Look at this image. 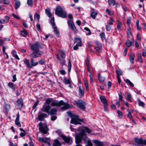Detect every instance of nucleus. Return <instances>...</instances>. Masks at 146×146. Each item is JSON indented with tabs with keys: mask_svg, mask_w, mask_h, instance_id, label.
Returning a JSON list of instances; mask_svg holds the SVG:
<instances>
[{
	"mask_svg": "<svg viewBox=\"0 0 146 146\" xmlns=\"http://www.w3.org/2000/svg\"><path fill=\"white\" fill-rule=\"evenodd\" d=\"M51 105L53 106H60L63 105V106L61 108L62 110H66L70 107L69 104L68 103L64 102L63 100L58 102L53 100Z\"/></svg>",
	"mask_w": 146,
	"mask_h": 146,
	"instance_id": "obj_1",
	"label": "nucleus"
},
{
	"mask_svg": "<svg viewBox=\"0 0 146 146\" xmlns=\"http://www.w3.org/2000/svg\"><path fill=\"white\" fill-rule=\"evenodd\" d=\"M67 113L72 118L71 120L70 121L71 123L75 125L81 124L80 122H82L83 121V119H80L78 115L72 114L70 112H68Z\"/></svg>",
	"mask_w": 146,
	"mask_h": 146,
	"instance_id": "obj_2",
	"label": "nucleus"
},
{
	"mask_svg": "<svg viewBox=\"0 0 146 146\" xmlns=\"http://www.w3.org/2000/svg\"><path fill=\"white\" fill-rule=\"evenodd\" d=\"M55 13L58 16L62 18H65L66 17V11L60 6H58L56 7Z\"/></svg>",
	"mask_w": 146,
	"mask_h": 146,
	"instance_id": "obj_3",
	"label": "nucleus"
},
{
	"mask_svg": "<svg viewBox=\"0 0 146 146\" xmlns=\"http://www.w3.org/2000/svg\"><path fill=\"white\" fill-rule=\"evenodd\" d=\"M23 61L25 64L27 65L29 68H31L32 67L36 66L38 64V62H35L34 59L33 58L31 59V64H30L29 60L27 59H25Z\"/></svg>",
	"mask_w": 146,
	"mask_h": 146,
	"instance_id": "obj_4",
	"label": "nucleus"
},
{
	"mask_svg": "<svg viewBox=\"0 0 146 146\" xmlns=\"http://www.w3.org/2000/svg\"><path fill=\"white\" fill-rule=\"evenodd\" d=\"M85 136V131H82L80 133L79 135H78L76 136V143L77 144V145L76 146H82L81 145L79 144V143L81 141L82 136Z\"/></svg>",
	"mask_w": 146,
	"mask_h": 146,
	"instance_id": "obj_5",
	"label": "nucleus"
},
{
	"mask_svg": "<svg viewBox=\"0 0 146 146\" xmlns=\"http://www.w3.org/2000/svg\"><path fill=\"white\" fill-rule=\"evenodd\" d=\"M56 132L58 133V134L60 135V136L63 139V140L66 143L69 144H71L72 143V140L71 138L69 137H66L64 135L61 134L60 133L61 131L60 130H58V131H56Z\"/></svg>",
	"mask_w": 146,
	"mask_h": 146,
	"instance_id": "obj_6",
	"label": "nucleus"
},
{
	"mask_svg": "<svg viewBox=\"0 0 146 146\" xmlns=\"http://www.w3.org/2000/svg\"><path fill=\"white\" fill-rule=\"evenodd\" d=\"M39 129L40 131L44 134H46L48 131V129L47 126L46 125H43L42 122H40L39 123Z\"/></svg>",
	"mask_w": 146,
	"mask_h": 146,
	"instance_id": "obj_7",
	"label": "nucleus"
},
{
	"mask_svg": "<svg viewBox=\"0 0 146 146\" xmlns=\"http://www.w3.org/2000/svg\"><path fill=\"white\" fill-rule=\"evenodd\" d=\"M77 106L81 109L84 110L86 108V104L84 101L80 100L76 102Z\"/></svg>",
	"mask_w": 146,
	"mask_h": 146,
	"instance_id": "obj_8",
	"label": "nucleus"
},
{
	"mask_svg": "<svg viewBox=\"0 0 146 146\" xmlns=\"http://www.w3.org/2000/svg\"><path fill=\"white\" fill-rule=\"evenodd\" d=\"M43 54V52L40 51H34L30 55V56L32 58H37L41 56Z\"/></svg>",
	"mask_w": 146,
	"mask_h": 146,
	"instance_id": "obj_9",
	"label": "nucleus"
},
{
	"mask_svg": "<svg viewBox=\"0 0 146 146\" xmlns=\"http://www.w3.org/2000/svg\"><path fill=\"white\" fill-rule=\"evenodd\" d=\"M50 108L51 107L49 105H46L45 104H44L41 110L42 111L46 113L49 114V110Z\"/></svg>",
	"mask_w": 146,
	"mask_h": 146,
	"instance_id": "obj_10",
	"label": "nucleus"
},
{
	"mask_svg": "<svg viewBox=\"0 0 146 146\" xmlns=\"http://www.w3.org/2000/svg\"><path fill=\"white\" fill-rule=\"evenodd\" d=\"M41 46L39 42H37L31 46V48L32 50L34 51H39V48Z\"/></svg>",
	"mask_w": 146,
	"mask_h": 146,
	"instance_id": "obj_11",
	"label": "nucleus"
},
{
	"mask_svg": "<svg viewBox=\"0 0 146 146\" xmlns=\"http://www.w3.org/2000/svg\"><path fill=\"white\" fill-rule=\"evenodd\" d=\"M135 142L138 145H146V139L143 140L141 139L136 138L135 139Z\"/></svg>",
	"mask_w": 146,
	"mask_h": 146,
	"instance_id": "obj_12",
	"label": "nucleus"
},
{
	"mask_svg": "<svg viewBox=\"0 0 146 146\" xmlns=\"http://www.w3.org/2000/svg\"><path fill=\"white\" fill-rule=\"evenodd\" d=\"M47 115L46 114L41 112L38 115L37 119L38 120L42 121L43 120L44 118L47 117Z\"/></svg>",
	"mask_w": 146,
	"mask_h": 146,
	"instance_id": "obj_13",
	"label": "nucleus"
},
{
	"mask_svg": "<svg viewBox=\"0 0 146 146\" xmlns=\"http://www.w3.org/2000/svg\"><path fill=\"white\" fill-rule=\"evenodd\" d=\"M23 104L22 100L21 99H19L17 101L16 107L17 108L20 109L22 107Z\"/></svg>",
	"mask_w": 146,
	"mask_h": 146,
	"instance_id": "obj_14",
	"label": "nucleus"
},
{
	"mask_svg": "<svg viewBox=\"0 0 146 146\" xmlns=\"http://www.w3.org/2000/svg\"><path fill=\"white\" fill-rule=\"evenodd\" d=\"M5 20L2 19H0V23L2 24H3L5 23H8L10 19V17L7 16H6L5 17Z\"/></svg>",
	"mask_w": 146,
	"mask_h": 146,
	"instance_id": "obj_15",
	"label": "nucleus"
},
{
	"mask_svg": "<svg viewBox=\"0 0 146 146\" xmlns=\"http://www.w3.org/2000/svg\"><path fill=\"white\" fill-rule=\"evenodd\" d=\"M39 140L42 142H44L46 143L49 146L50 145V143L48 142L49 139L46 137H39Z\"/></svg>",
	"mask_w": 146,
	"mask_h": 146,
	"instance_id": "obj_16",
	"label": "nucleus"
},
{
	"mask_svg": "<svg viewBox=\"0 0 146 146\" xmlns=\"http://www.w3.org/2000/svg\"><path fill=\"white\" fill-rule=\"evenodd\" d=\"M19 113L17 115V117L15 120V123L16 125L18 126L19 127L21 126V124L20 122L19 121Z\"/></svg>",
	"mask_w": 146,
	"mask_h": 146,
	"instance_id": "obj_17",
	"label": "nucleus"
},
{
	"mask_svg": "<svg viewBox=\"0 0 146 146\" xmlns=\"http://www.w3.org/2000/svg\"><path fill=\"white\" fill-rule=\"evenodd\" d=\"M126 46L128 47H129L130 46H134V42L131 41L130 40H127L125 43Z\"/></svg>",
	"mask_w": 146,
	"mask_h": 146,
	"instance_id": "obj_18",
	"label": "nucleus"
},
{
	"mask_svg": "<svg viewBox=\"0 0 146 146\" xmlns=\"http://www.w3.org/2000/svg\"><path fill=\"white\" fill-rule=\"evenodd\" d=\"M100 98L101 101L104 104L107 105V101L104 96H100Z\"/></svg>",
	"mask_w": 146,
	"mask_h": 146,
	"instance_id": "obj_19",
	"label": "nucleus"
},
{
	"mask_svg": "<svg viewBox=\"0 0 146 146\" xmlns=\"http://www.w3.org/2000/svg\"><path fill=\"white\" fill-rule=\"evenodd\" d=\"M93 143L97 145L98 146H102L103 143L102 142H101L98 140H94L92 141Z\"/></svg>",
	"mask_w": 146,
	"mask_h": 146,
	"instance_id": "obj_20",
	"label": "nucleus"
},
{
	"mask_svg": "<svg viewBox=\"0 0 146 146\" xmlns=\"http://www.w3.org/2000/svg\"><path fill=\"white\" fill-rule=\"evenodd\" d=\"M79 95L80 96L82 97L84 95V90L81 88V86L79 87Z\"/></svg>",
	"mask_w": 146,
	"mask_h": 146,
	"instance_id": "obj_21",
	"label": "nucleus"
},
{
	"mask_svg": "<svg viewBox=\"0 0 146 146\" xmlns=\"http://www.w3.org/2000/svg\"><path fill=\"white\" fill-rule=\"evenodd\" d=\"M57 110L56 109H52L49 111V113L51 115H56V113Z\"/></svg>",
	"mask_w": 146,
	"mask_h": 146,
	"instance_id": "obj_22",
	"label": "nucleus"
},
{
	"mask_svg": "<svg viewBox=\"0 0 146 146\" xmlns=\"http://www.w3.org/2000/svg\"><path fill=\"white\" fill-rule=\"evenodd\" d=\"M52 27L54 30V31L55 34L58 37H59V32L57 27H56L55 26V25L52 26Z\"/></svg>",
	"mask_w": 146,
	"mask_h": 146,
	"instance_id": "obj_23",
	"label": "nucleus"
},
{
	"mask_svg": "<svg viewBox=\"0 0 146 146\" xmlns=\"http://www.w3.org/2000/svg\"><path fill=\"white\" fill-rule=\"evenodd\" d=\"M135 56V54H130L129 56V60L130 62L133 64V60L134 59Z\"/></svg>",
	"mask_w": 146,
	"mask_h": 146,
	"instance_id": "obj_24",
	"label": "nucleus"
},
{
	"mask_svg": "<svg viewBox=\"0 0 146 146\" xmlns=\"http://www.w3.org/2000/svg\"><path fill=\"white\" fill-rule=\"evenodd\" d=\"M98 13L97 12L93 11L91 13L90 15L91 17L94 19L96 18Z\"/></svg>",
	"mask_w": 146,
	"mask_h": 146,
	"instance_id": "obj_25",
	"label": "nucleus"
},
{
	"mask_svg": "<svg viewBox=\"0 0 146 146\" xmlns=\"http://www.w3.org/2000/svg\"><path fill=\"white\" fill-rule=\"evenodd\" d=\"M75 42L77 43V44L79 46H81L82 41L80 38H75Z\"/></svg>",
	"mask_w": 146,
	"mask_h": 146,
	"instance_id": "obj_26",
	"label": "nucleus"
},
{
	"mask_svg": "<svg viewBox=\"0 0 146 146\" xmlns=\"http://www.w3.org/2000/svg\"><path fill=\"white\" fill-rule=\"evenodd\" d=\"M21 131V133L20 134V135L21 137H23L25 135L26 132L22 128H20L19 129Z\"/></svg>",
	"mask_w": 146,
	"mask_h": 146,
	"instance_id": "obj_27",
	"label": "nucleus"
},
{
	"mask_svg": "<svg viewBox=\"0 0 146 146\" xmlns=\"http://www.w3.org/2000/svg\"><path fill=\"white\" fill-rule=\"evenodd\" d=\"M133 110H130V111H128V114L127 117L129 118L130 119H132L133 118V116H132L131 113H133Z\"/></svg>",
	"mask_w": 146,
	"mask_h": 146,
	"instance_id": "obj_28",
	"label": "nucleus"
},
{
	"mask_svg": "<svg viewBox=\"0 0 146 146\" xmlns=\"http://www.w3.org/2000/svg\"><path fill=\"white\" fill-rule=\"evenodd\" d=\"M8 86L9 88L14 90H15V88L14 84L12 82H9L8 83Z\"/></svg>",
	"mask_w": 146,
	"mask_h": 146,
	"instance_id": "obj_29",
	"label": "nucleus"
},
{
	"mask_svg": "<svg viewBox=\"0 0 146 146\" xmlns=\"http://www.w3.org/2000/svg\"><path fill=\"white\" fill-rule=\"evenodd\" d=\"M21 3L20 1H16L15 4V8L16 9H17L20 6Z\"/></svg>",
	"mask_w": 146,
	"mask_h": 146,
	"instance_id": "obj_30",
	"label": "nucleus"
},
{
	"mask_svg": "<svg viewBox=\"0 0 146 146\" xmlns=\"http://www.w3.org/2000/svg\"><path fill=\"white\" fill-rule=\"evenodd\" d=\"M13 56L17 59L19 60L20 59L18 56L16 54V52L15 50H13L12 52Z\"/></svg>",
	"mask_w": 146,
	"mask_h": 146,
	"instance_id": "obj_31",
	"label": "nucleus"
},
{
	"mask_svg": "<svg viewBox=\"0 0 146 146\" xmlns=\"http://www.w3.org/2000/svg\"><path fill=\"white\" fill-rule=\"evenodd\" d=\"M52 99L51 98H48L46 100V102L44 104H45L46 105H49L50 103H52Z\"/></svg>",
	"mask_w": 146,
	"mask_h": 146,
	"instance_id": "obj_32",
	"label": "nucleus"
},
{
	"mask_svg": "<svg viewBox=\"0 0 146 146\" xmlns=\"http://www.w3.org/2000/svg\"><path fill=\"white\" fill-rule=\"evenodd\" d=\"M98 79L101 82L103 83L105 80V78L104 76L99 75L98 76Z\"/></svg>",
	"mask_w": 146,
	"mask_h": 146,
	"instance_id": "obj_33",
	"label": "nucleus"
},
{
	"mask_svg": "<svg viewBox=\"0 0 146 146\" xmlns=\"http://www.w3.org/2000/svg\"><path fill=\"white\" fill-rule=\"evenodd\" d=\"M61 144L60 142L57 139L55 140L53 146H60Z\"/></svg>",
	"mask_w": 146,
	"mask_h": 146,
	"instance_id": "obj_34",
	"label": "nucleus"
},
{
	"mask_svg": "<svg viewBox=\"0 0 146 146\" xmlns=\"http://www.w3.org/2000/svg\"><path fill=\"white\" fill-rule=\"evenodd\" d=\"M108 25H111L113 24V22H115L114 18L113 17H110V20H109Z\"/></svg>",
	"mask_w": 146,
	"mask_h": 146,
	"instance_id": "obj_35",
	"label": "nucleus"
},
{
	"mask_svg": "<svg viewBox=\"0 0 146 146\" xmlns=\"http://www.w3.org/2000/svg\"><path fill=\"white\" fill-rule=\"evenodd\" d=\"M45 12L46 14L49 17H51L52 16V14L50 11L49 9H46L45 10Z\"/></svg>",
	"mask_w": 146,
	"mask_h": 146,
	"instance_id": "obj_36",
	"label": "nucleus"
},
{
	"mask_svg": "<svg viewBox=\"0 0 146 146\" xmlns=\"http://www.w3.org/2000/svg\"><path fill=\"white\" fill-rule=\"evenodd\" d=\"M20 33L21 35H22L24 37L26 36L27 34V32L25 30H23V31H21Z\"/></svg>",
	"mask_w": 146,
	"mask_h": 146,
	"instance_id": "obj_37",
	"label": "nucleus"
},
{
	"mask_svg": "<svg viewBox=\"0 0 146 146\" xmlns=\"http://www.w3.org/2000/svg\"><path fill=\"white\" fill-rule=\"evenodd\" d=\"M122 27V24L121 23H119L117 24V28L118 29V30L120 31L121 30V28Z\"/></svg>",
	"mask_w": 146,
	"mask_h": 146,
	"instance_id": "obj_38",
	"label": "nucleus"
},
{
	"mask_svg": "<svg viewBox=\"0 0 146 146\" xmlns=\"http://www.w3.org/2000/svg\"><path fill=\"white\" fill-rule=\"evenodd\" d=\"M106 11V12L108 14L110 15H113V11L111 10H110L108 9H107Z\"/></svg>",
	"mask_w": 146,
	"mask_h": 146,
	"instance_id": "obj_39",
	"label": "nucleus"
},
{
	"mask_svg": "<svg viewBox=\"0 0 146 146\" xmlns=\"http://www.w3.org/2000/svg\"><path fill=\"white\" fill-rule=\"evenodd\" d=\"M137 100L138 102V105L139 106L143 107L145 105L144 103L141 101L139 99H137Z\"/></svg>",
	"mask_w": 146,
	"mask_h": 146,
	"instance_id": "obj_40",
	"label": "nucleus"
},
{
	"mask_svg": "<svg viewBox=\"0 0 146 146\" xmlns=\"http://www.w3.org/2000/svg\"><path fill=\"white\" fill-rule=\"evenodd\" d=\"M63 82L65 84H71L70 81L69 79H67L64 78Z\"/></svg>",
	"mask_w": 146,
	"mask_h": 146,
	"instance_id": "obj_41",
	"label": "nucleus"
},
{
	"mask_svg": "<svg viewBox=\"0 0 146 146\" xmlns=\"http://www.w3.org/2000/svg\"><path fill=\"white\" fill-rule=\"evenodd\" d=\"M125 82L127 84H129L131 86H134L133 84L129 80L127 79L126 80H125Z\"/></svg>",
	"mask_w": 146,
	"mask_h": 146,
	"instance_id": "obj_42",
	"label": "nucleus"
},
{
	"mask_svg": "<svg viewBox=\"0 0 146 146\" xmlns=\"http://www.w3.org/2000/svg\"><path fill=\"white\" fill-rule=\"evenodd\" d=\"M68 70L70 71L71 68L72 67V64H71V60L70 59H68Z\"/></svg>",
	"mask_w": 146,
	"mask_h": 146,
	"instance_id": "obj_43",
	"label": "nucleus"
},
{
	"mask_svg": "<svg viewBox=\"0 0 146 146\" xmlns=\"http://www.w3.org/2000/svg\"><path fill=\"white\" fill-rule=\"evenodd\" d=\"M108 3L110 5L113 6L115 4V1L114 0H109Z\"/></svg>",
	"mask_w": 146,
	"mask_h": 146,
	"instance_id": "obj_44",
	"label": "nucleus"
},
{
	"mask_svg": "<svg viewBox=\"0 0 146 146\" xmlns=\"http://www.w3.org/2000/svg\"><path fill=\"white\" fill-rule=\"evenodd\" d=\"M67 23L68 25L71 27L74 25L73 22L71 20H68Z\"/></svg>",
	"mask_w": 146,
	"mask_h": 146,
	"instance_id": "obj_45",
	"label": "nucleus"
},
{
	"mask_svg": "<svg viewBox=\"0 0 146 146\" xmlns=\"http://www.w3.org/2000/svg\"><path fill=\"white\" fill-rule=\"evenodd\" d=\"M84 29L86 31L88 32V33L86 34V35H90L91 34L90 31V29L88 27H85Z\"/></svg>",
	"mask_w": 146,
	"mask_h": 146,
	"instance_id": "obj_46",
	"label": "nucleus"
},
{
	"mask_svg": "<svg viewBox=\"0 0 146 146\" xmlns=\"http://www.w3.org/2000/svg\"><path fill=\"white\" fill-rule=\"evenodd\" d=\"M84 84L86 90L88 91L89 90L88 84L87 81L85 80L84 81Z\"/></svg>",
	"mask_w": 146,
	"mask_h": 146,
	"instance_id": "obj_47",
	"label": "nucleus"
},
{
	"mask_svg": "<svg viewBox=\"0 0 146 146\" xmlns=\"http://www.w3.org/2000/svg\"><path fill=\"white\" fill-rule=\"evenodd\" d=\"M106 30L107 31H110L111 30V27L110 25H107L106 26Z\"/></svg>",
	"mask_w": 146,
	"mask_h": 146,
	"instance_id": "obj_48",
	"label": "nucleus"
},
{
	"mask_svg": "<svg viewBox=\"0 0 146 146\" xmlns=\"http://www.w3.org/2000/svg\"><path fill=\"white\" fill-rule=\"evenodd\" d=\"M46 61L44 60L43 59H42L40 60L39 62H38V64H41V65H43L44 64Z\"/></svg>",
	"mask_w": 146,
	"mask_h": 146,
	"instance_id": "obj_49",
	"label": "nucleus"
},
{
	"mask_svg": "<svg viewBox=\"0 0 146 146\" xmlns=\"http://www.w3.org/2000/svg\"><path fill=\"white\" fill-rule=\"evenodd\" d=\"M100 36L102 40H104L105 39V35L104 33H102L100 34Z\"/></svg>",
	"mask_w": 146,
	"mask_h": 146,
	"instance_id": "obj_50",
	"label": "nucleus"
},
{
	"mask_svg": "<svg viewBox=\"0 0 146 146\" xmlns=\"http://www.w3.org/2000/svg\"><path fill=\"white\" fill-rule=\"evenodd\" d=\"M131 29L130 28H129L127 30V36L128 37H130L131 35Z\"/></svg>",
	"mask_w": 146,
	"mask_h": 146,
	"instance_id": "obj_51",
	"label": "nucleus"
},
{
	"mask_svg": "<svg viewBox=\"0 0 146 146\" xmlns=\"http://www.w3.org/2000/svg\"><path fill=\"white\" fill-rule=\"evenodd\" d=\"M138 59L140 62H142L141 56L140 53H138Z\"/></svg>",
	"mask_w": 146,
	"mask_h": 146,
	"instance_id": "obj_52",
	"label": "nucleus"
},
{
	"mask_svg": "<svg viewBox=\"0 0 146 146\" xmlns=\"http://www.w3.org/2000/svg\"><path fill=\"white\" fill-rule=\"evenodd\" d=\"M33 0H27V3L28 5L31 6L33 5Z\"/></svg>",
	"mask_w": 146,
	"mask_h": 146,
	"instance_id": "obj_53",
	"label": "nucleus"
},
{
	"mask_svg": "<svg viewBox=\"0 0 146 146\" xmlns=\"http://www.w3.org/2000/svg\"><path fill=\"white\" fill-rule=\"evenodd\" d=\"M2 3L6 4H9L10 3L9 0H2Z\"/></svg>",
	"mask_w": 146,
	"mask_h": 146,
	"instance_id": "obj_54",
	"label": "nucleus"
},
{
	"mask_svg": "<svg viewBox=\"0 0 146 146\" xmlns=\"http://www.w3.org/2000/svg\"><path fill=\"white\" fill-rule=\"evenodd\" d=\"M116 72L117 74V76H119L121 75L122 74V72L120 70H116Z\"/></svg>",
	"mask_w": 146,
	"mask_h": 146,
	"instance_id": "obj_55",
	"label": "nucleus"
},
{
	"mask_svg": "<svg viewBox=\"0 0 146 146\" xmlns=\"http://www.w3.org/2000/svg\"><path fill=\"white\" fill-rule=\"evenodd\" d=\"M40 15L36 13L35 15V19H37L38 21H39L40 19Z\"/></svg>",
	"mask_w": 146,
	"mask_h": 146,
	"instance_id": "obj_56",
	"label": "nucleus"
},
{
	"mask_svg": "<svg viewBox=\"0 0 146 146\" xmlns=\"http://www.w3.org/2000/svg\"><path fill=\"white\" fill-rule=\"evenodd\" d=\"M51 22L52 23V26L55 25V23L54 22V18L53 17L51 18Z\"/></svg>",
	"mask_w": 146,
	"mask_h": 146,
	"instance_id": "obj_57",
	"label": "nucleus"
},
{
	"mask_svg": "<svg viewBox=\"0 0 146 146\" xmlns=\"http://www.w3.org/2000/svg\"><path fill=\"white\" fill-rule=\"evenodd\" d=\"M71 27L74 33H76L77 32V31L74 25Z\"/></svg>",
	"mask_w": 146,
	"mask_h": 146,
	"instance_id": "obj_58",
	"label": "nucleus"
},
{
	"mask_svg": "<svg viewBox=\"0 0 146 146\" xmlns=\"http://www.w3.org/2000/svg\"><path fill=\"white\" fill-rule=\"evenodd\" d=\"M61 57L62 58H64L65 57V53L63 51H62L61 52Z\"/></svg>",
	"mask_w": 146,
	"mask_h": 146,
	"instance_id": "obj_59",
	"label": "nucleus"
},
{
	"mask_svg": "<svg viewBox=\"0 0 146 146\" xmlns=\"http://www.w3.org/2000/svg\"><path fill=\"white\" fill-rule=\"evenodd\" d=\"M131 95L129 93H128L127 98V99L129 100L130 101H131Z\"/></svg>",
	"mask_w": 146,
	"mask_h": 146,
	"instance_id": "obj_60",
	"label": "nucleus"
},
{
	"mask_svg": "<svg viewBox=\"0 0 146 146\" xmlns=\"http://www.w3.org/2000/svg\"><path fill=\"white\" fill-rule=\"evenodd\" d=\"M84 129L88 133H90L91 132L90 130L87 127H85Z\"/></svg>",
	"mask_w": 146,
	"mask_h": 146,
	"instance_id": "obj_61",
	"label": "nucleus"
},
{
	"mask_svg": "<svg viewBox=\"0 0 146 146\" xmlns=\"http://www.w3.org/2000/svg\"><path fill=\"white\" fill-rule=\"evenodd\" d=\"M12 15L15 18L17 19H20V17L16 15L15 14L13 13L12 14Z\"/></svg>",
	"mask_w": 146,
	"mask_h": 146,
	"instance_id": "obj_62",
	"label": "nucleus"
},
{
	"mask_svg": "<svg viewBox=\"0 0 146 146\" xmlns=\"http://www.w3.org/2000/svg\"><path fill=\"white\" fill-rule=\"evenodd\" d=\"M39 103V101H38L36 102L34 104L33 106V109L35 108L36 107V106Z\"/></svg>",
	"mask_w": 146,
	"mask_h": 146,
	"instance_id": "obj_63",
	"label": "nucleus"
},
{
	"mask_svg": "<svg viewBox=\"0 0 146 146\" xmlns=\"http://www.w3.org/2000/svg\"><path fill=\"white\" fill-rule=\"evenodd\" d=\"M131 18L130 17H128L127 20V24L129 25L131 23Z\"/></svg>",
	"mask_w": 146,
	"mask_h": 146,
	"instance_id": "obj_64",
	"label": "nucleus"
}]
</instances>
